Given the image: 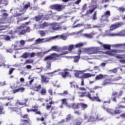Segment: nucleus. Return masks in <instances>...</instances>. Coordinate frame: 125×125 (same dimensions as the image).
I'll return each mask as SVG.
<instances>
[{
    "label": "nucleus",
    "instance_id": "nucleus-41",
    "mask_svg": "<svg viewBox=\"0 0 125 125\" xmlns=\"http://www.w3.org/2000/svg\"><path fill=\"white\" fill-rule=\"evenodd\" d=\"M42 16H38L34 18V19L35 20V21H40L41 19H42Z\"/></svg>",
    "mask_w": 125,
    "mask_h": 125
},
{
    "label": "nucleus",
    "instance_id": "nucleus-40",
    "mask_svg": "<svg viewBox=\"0 0 125 125\" xmlns=\"http://www.w3.org/2000/svg\"><path fill=\"white\" fill-rule=\"evenodd\" d=\"M75 46L74 44H71V45H70L69 46H68V51H72V50H73V49H74V48H75Z\"/></svg>",
    "mask_w": 125,
    "mask_h": 125
},
{
    "label": "nucleus",
    "instance_id": "nucleus-54",
    "mask_svg": "<svg viewBox=\"0 0 125 125\" xmlns=\"http://www.w3.org/2000/svg\"><path fill=\"white\" fill-rule=\"evenodd\" d=\"M60 70V69H57V70H55L52 72L47 73L46 75H52V74H54V73H56V72H58Z\"/></svg>",
    "mask_w": 125,
    "mask_h": 125
},
{
    "label": "nucleus",
    "instance_id": "nucleus-43",
    "mask_svg": "<svg viewBox=\"0 0 125 125\" xmlns=\"http://www.w3.org/2000/svg\"><path fill=\"white\" fill-rule=\"evenodd\" d=\"M41 87H42V85L39 84L38 86H36L34 88L35 91H38L39 90H40L41 89Z\"/></svg>",
    "mask_w": 125,
    "mask_h": 125
},
{
    "label": "nucleus",
    "instance_id": "nucleus-7",
    "mask_svg": "<svg viewBox=\"0 0 125 125\" xmlns=\"http://www.w3.org/2000/svg\"><path fill=\"white\" fill-rule=\"evenodd\" d=\"M97 1V0H92L91 3L93 5L89 6L90 9L86 11V14H91L97 8V5H96Z\"/></svg>",
    "mask_w": 125,
    "mask_h": 125
},
{
    "label": "nucleus",
    "instance_id": "nucleus-42",
    "mask_svg": "<svg viewBox=\"0 0 125 125\" xmlns=\"http://www.w3.org/2000/svg\"><path fill=\"white\" fill-rule=\"evenodd\" d=\"M4 114V111H3V106H0V115Z\"/></svg>",
    "mask_w": 125,
    "mask_h": 125
},
{
    "label": "nucleus",
    "instance_id": "nucleus-26",
    "mask_svg": "<svg viewBox=\"0 0 125 125\" xmlns=\"http://www.w3.org/2000/svg\"><path fill=\"white\" fill-rule=\"evenodd\" d=\"M97 120V117H95L94 116H90L89 118L88 119L87 123H89L90 122H95Z\"/></svg>",
    "mask_w": 125,
    "mask_h": 125
},
{
    "label": "nucleus",
    "instance_id": "nucleus-46",
    "mask_svg": "<svg viewBox=\"0 0 125 125\" xmlns=\"http://www.w3.org/2000/svg\"><path fill=\"white\" fill-rule=\"evenodd\" d=\"M121 79H122V77L119 76L114 79H112V82H117L118 81H120V80H121Z\"/></svg>",
    "mask_w": 125,
    "mask_h": 125
},
{
    "label": "nucleus",
    "instance_id": "nucleus-27",
    "mask_svg": "<svg viewBox=\"0 0 125 125\" xmlns=\"http://www.w3.org/2000/svg\"><path fill=\"white\" fill-rule=\"evenodd\" d=\"M83 71H76L75 73H74V76L76 77L77 78H80L81 76H80V75L81 74H83Z\"/></svg>",
    "mask_w": 125,
    "mask_h": 125
},
{
    "label": "nucleus",
    "instance_id": "nucleus-36",
    "mask_svg": "<svg viewBox=\"0 0 125 125\" xmlns=\"http://www.w3.org/2000/svg\"><path fill=\"white\" fill-rule=\"evenodd\" d=\"M29 57V53H24L21 56V58H24V59H26Z\"/></svg>",
    "mask_w": 125,
    "mask_h": 125
},
{
    "label": "nucleus",
    "instance_id": "nucleus-38",
    "mask_svg": "<svg viewBox=\"0 0 125 125\" xmlns=\"http://www.w3.org/2000/svg\"><path fill=\"white\" fill-rule=\"evenodd\" d=\"M103 47L104 49H110L111 48V46L109 44H104L103 45Z\"/></svg>",
    "mask_w": 125,
    "mask_h": 125
},
{
    "label": "nucleus",
    "instance_id": "nucleus-53",
    "mask_svg": "<svg viewBox=\"0 0 125 125\" xmlns=\"http://www.w3.org/2000/svg\"><path fill=\"white\" fill-rule=\"evenodd\" d=\"M118 10H119V12H124V11H125V8H123V7H119L118 9Z\"/></svg>",
    "mask_w": 125,
    "mask_h": 125
},
{
    "label": "nucleus",
    "instance_id": "nucleus-52",
    "mask_svg": "<svg viewBox=\"0 0 125 125\" xmlns=\"http://www.w3.org/2000/svg\"><path fill=\"white\" fill-rule=\"evenodd\" d=\"M83 117L84 118V120H88V114H87V113H84L83 115Z\"/></svg>",
    "mask_w": 125,
    "mask_h": 125
},
{
    "label": "nucleus",
    "instance_id": "nucleus-55",
    "mask_svg": "<svg viewBox=\"0 0 125 125\" xmlns=\"http://www.w3.org/2000/svg\"><path fill=\"white\" fill-rule=\"evenodd\" d=\"M30 2H28V4H25L24 6V9H28V8H29V7H30Z\"/></svg>",
    "mask_w": 125,
    "mask_h": 125
},
{
    "label": "nucleus",
    "instance_id": "nucleus-58",
    "mask_svg": "<svg viewBox=\"0 0 125 125\" xmlns=\"http://www.w3.org/2000/svg\"><path fill=\"white\" fill-rule=\"evenodd\" d=\"M15 70V68H12L9 71V75H11L13 73V71Z\"/></svg>",
    "mask_w": 125,
    "mask_h": 125
},
{
    "label": "nucleus",
    "instance_id": "nucleus-30",
    "mask_svg": "<svg viewBox=\"0 0 125 125\" xmlns=\"http://www.w3.org/2000/svg\"><path fill=\"white\" fill-rule=\"evenodd\" d=\"M62 105H66V107L69 108V105H68V103H67V99H62Z\"/></svg>",
    "mask_w": 125,
    "mask_h": 125
},
{
    "label": "nucleus",
    "instance_id": "nucleus-1",
    "mask_svg": "<svg viewBox=\"0 0 125 125\" xmlns=\"http://www.w3.org/2000/svg\"><path fill=\"white\" fill-rule=\"evenodd\" d=\"M68 51L65 52L64 53L62 54H61L60 55H58L56 53H53L51 54L49 56H47L45 58H44V61H47V64L46 66V68L47 70H51V62L50 60H53L54 59L55 60H56L58 59V58L60 57L62 55H64L65 54H68Z\"/></svg>",
    "mask_w": 125,
    "mask_h": 125
},
{
    "label": "nucleus",
    "instance_id": "nucleus-51",
    "mask_svg": "<svg viewBox=\"0 0 125 125\" xmlns=\"http://www.w3.org/2000/svg\"><path fill=\"white\" fill-rule=\"evenodd\" d=\"M117 71H118L117 68H115L113 69H111L109 70V72H111V73H114V74H115V73H117Z\"/></svg>",
    "mask_w": 125,
    "mask_h": 125
},
{
    "label": "nucleus",
    "instance_id": "nucleus-18",
    "mask_svg": "<svg viewBox=\"0 0 125 125\" xmlns=\"http://www.w3.org/2000/svg\"><path fill=\"white\" fill-rule=\"evenodd\" d=\"M123 24H124V22H123L116 23L114 24L111 25V26H110V28L111 29H112V30L115 29H118V28H120V27H121V26H123Z\"/></svg>",
    "mask_w": 125,
    "mask_h": 125
},
{
    "label": "nucleus",
    "instance_id": "nucleus-4",
    "mask_svg": "<svg viewBox=\"0 0 125 125\" xmlns=\"http://www.w3.org/2000/svg\"><path fill=\"white\" fill-rule=\"evenodd\" d=\"M51 28L54 31H62V30H64L66 31V30H67V27L65 26H62L60 25V23H51Z\"/></svg>",
    "mask_w": 125,
    "mask_h": 125
},
{
    "label": "nucleus",
    "instance_id": "nucleus-60",
    "mask_svg": "<svg viewBox=\"0 0 125 125\" xmlns=\"http://www.w3.org/2000/svg\"><path fill=\"white\" fill-rule=\"evenodd\" d=\"M86 6L87 4L86 3L84 4V5L83 6L82 10L83 11H84L86 9Z\"/></svg>",
    "mask_w": 125,
    "mask_h": 125
},
{
    "label": "nucleus",
    "instance_id": "nucleus-37",
    "mask_svg": "<svg viewBox=\"0 0 125 125\" xmlns=\"http://www.w3.org/2000/svg\"><path fill=\"white\" fill-rule=\"evenodd\" d=\"M83 46V42H81V43H78L77 44H76L75 45V47L76 48H78L79 47H82V46Z\"/></svg>",
    "mask_w": 125,
    "mask_h": 125
},
{
    "label": "nucleus",
    "instance_id": "nucleus-10",
    "mask_svg": "<svg viewBox=\"0 0 125 125\" xmlns=\"http://www.w3.org/2000/svg\"><path fill=\"white\" fill-rule=\"evenodd\" d=\"M111 15V12L110 11H106L104 14V15L102 16L101 21L102 22H109V20H108V18H109V16Z\"/></svg>",
    "mask_w": 125,
    "mask_h": 125
},
{
    "label": "nucleus",
    "instance_id": "nucleus-19",
    "mask_svg": "<svg viewBox=\"0 0 125 125\" xmlns=\"http://www.w3.org/2000/svg\"><path fill=\"white\" fill-rule=\"evenodd\" d=\"M108 75L106 74L103 75L102 74H100L96 76L95 81H100V80H102V79H106Z\"/></svg>",
    "mask_w": 125,
    "mask_h": 125
},
{
    "label": "nucleus",
    "instance_id": "nucleus-63",
    "mask_svg": "<svg viewBox=\"0 0 125 125\" xmlns=\"http://www.w3.org/2000/svg\"><path fill=\"white\" fill-rule=\"evenodd\" d=\"M18 89H19V92H23V91L25 90V88H24V87H21L18 88Z\"/></svg>",
    "mask_w": 125,
    "mask_h": 125
},
{
    "label": "nucleus",
    "instance_id": "nucleus-29",
    "mask_svg": "<svg viewBox=\"0 0 125 125\" xmlns=\"http://www.w3.org/2000/svg\"><path fill=\"white\" fill-rule=\"evenodd\" d=\"M80 106L81 107L82 110H84L87 108V104L83 103H80Z\"/></svg>",
    "mask_w": 125,
    "mask_h": 125
},
{
    "label": "nucleus",
    "instance_id": "nucleus-57",
    "mask_svg": "<svg viewBox=\"0 0 125 125\" xmlns=\"http://www.w3.org/2000/svg\"><path fill=\"white\" fill-rule=\"evenodd\" d=\"M85 29H92L91 24H86L85 25Z\"/></svg>",
    "mask_w": 125,
    "mask_h": 125
},
{
    "label": "nucleus",
    "instance_id": "nucleus-61",
    "mask_svg": "<svg viewBox=\"0 0 125 125\" xmlns=\"http://www.w3.org/2000/svg\"><path fill=\"white\" fill-rule=\"evenodd\" d=\"M96 14H97L96 12H95L93 16V20H96V19H97V18L96 17Z\"/></svg>",
    "mask_w": 125,
    "mask_h": 125
},
{
    "label": "nucleus",
    "instance_id": "nucleus-15",
    "mask_svg": "<svg viewBox=\"0 0 125 125\" xmlns=\"http://www.w3.org/2000/svg\"><path fill=\"white\" fill-rule=\"evenodd\" d=\"M51 39L52 40H54V39H61V40H63V41H66L67 40V36L62 34L61 35L52 37Z\"/></svg>",
    "mask_w": 125,
    "mask_h": 125
},
{
    "label": "nucleus",
    "instance_id": "nucleus-28",
    "mask_svg": "<svg viewBox=\"0 0 125 125\" xmlns=\"http://www.w3.org/2000/svg\"><path fill=\"white\" fill-rule=\"evenodd\" d=\"M49 15H47L44 16V20H49V18H50V17H49L50 16L52 15V11H49Z\"/></svg>",
    "mask_w": 125,
    "mask_h": 125
},
{
    "label": "nucleus",
    "instance_id": "nucleus-24",
    "mask_svg": "<svg viewBox=\"0 0 125 125\" xmlns=\"http://www.w3.org/2000/svg\"><path fill=\"white\" fill-rule=\"evenodd\" d=\"M29 23H30V22H26L25 23H22L21 25L17 27V29L21 30V29H24V28H26V26H27Z\"/></svg>",
    "mask_w": 125,
    "mask_h": 125
},
{
    "label": "nucleus",
    "instance_id": "nucleus-11",
    "mask_svg": "<svg viewBox=\"0 0 125 125\" xmlns=\"http://www.w3.org/2000/svg\"><path fill=\"white\" fill-rule=\"evenodd\" d=\"M49 41H52L51 37L43 39L39 38L35 41V42L37 44H39V43L46 42H49Z\"/></svg>",
    "mask_w": 125,
    "mask_h": 125
},
{
    "label": "nucleus",
    "instance_id": "nucleus-39",
    "mask_svg": "<svg viewBox=\"0 0 125 125\" xmlns=\"http://www.w3.org/2000/svg\"><path fill=\"white\" fill-rule=\"evenodd\" d=\"M62 17L60 16H54L53 17V19L54 20H56V21H58V20H60Z\"/></svg>",
    "mask_w": 125,
    "mask_h": 125
},
{
    "label": "nucleus",
    "instance_id": "nucleus-59",
    "mask_svg": "<svg viewBox=\"0 0 125 125\" xmlns=\"http://www.w3.org/2000/svg\"><path fill=\"white\" fill-rule=\"evenodd\" d=\"M48 93H49L50 95H51V96L53 95L52 89H49V90H48Z\"/></svg>",
    "mask_w": 125,
    "mask_h": 125
},
{
    "label": "nucleus",
    "instance_id": "nucleus-64",
    "mask_svg": "<svg viewBox=\"0 0 125 125\" xmlns=\"http://www.w3.org/2000/svg\"><path fill=\"white\" fill-rule=\"evenodd\" d=\"M115 46H125V43L121 44H117L115 45Z\"/></svg>",
    "mask_w": 125,
    "mask_h": 125
},
{
    "label": "nucleus",
    "instance_id": "nucleus-25",
    "mask_svg": "<svg viewBox=\"0 0 125 125\" xmlns=\"http://www.w3.org/2000/svg\"><path fill=\"white\" fill-rule=\"evenodd\" d=\"M72 119H74V116L72 115L71 114H69L66 116V119H65V123H68V122H70Z\"/></svg>",
    "mask_w": 125,
    "mask_h": 125
},
{
    "label": "nucleus",
    "instance_id": "nucleus-20",
    "mask_svg": "<svg viewBox=\"0 0 125 125\" xmlns=\"http://www.w3.org/2000/svg\"><path fill=\"white\" fill-rule=\"evenodd\" d=\"M105 36L107 37H116L117 36H120V37H125V33H120L119 34L109 33L106 34Z\"/></svg>",
    "mask_w": 125,
    "mask_h": 125
},
{
    "label": "nucleus",
    "instance_id": "nucleus-48",
    "mask_svg": "<svg viewBox=\"0 0 125 125\" xmlns=\"http://www.w3.org/2000/svg\"><path fill=\"white\" fill-rule=\"evenodd\" d=\"M5 27H6V26L2 25L1 23L0 22V28H1V29H0V31H3V30H5Z\"/></svg>",
    "mask_w": 125,
    "mask_h": 125
},
{
    "label": "nucleus",
    "instance_id": "nucleus-33",
    "mask_svg": "<svg viewBox=\"0 0 125 125\" xmlns=\"http://www.w3.org/2000/svg\"><path fill=\"white\" fill-rule=\"evenodd\" d=\"M40 93L41 95H46V89L45 88H42Z\"/></svg>",
    "mask_w": 125,
    "mask_h": 125
},
{
    "label": "nucleus",
    "instance_id": "nucleus-9",
    "mask_svg": "<svg viewBox=\"0 0 125 125\" xmlns=\"http://www.w3.org/2000/svg\"><path fill=\"white\" fill-rule=\"evenodd\" d=\"M65 7H66L65 5L61 4H54L50 6L51 9H55V10H57V11H61V10L64 9Z\"/></svg>",
    "mask_w": 125,
    "mask_h": 125
},
{
    "label": "nucleus",
    "instance_id": "nucleus-56",
    "mask_svg": "<svg viewBox=\"0 0 125 125\" xmlns=\"http://www.w3.org/2000/svg\"><path fill=\"white\" fill-rule=\"evenodd\" d=\"M101 27H104V26L93 25L92 26V28H93V29H94V28L99 29V28H101Z\"/></svg>",
    "mask_w": 125,
    "mask_h": 125
},
{
    "label": "nucleus",
    "instance_id": "nucleus-47",
    "mask_svg": "<svg viewBox=\"0 0 125 125\" xmlns=\"http://www.w3.org/2000/svg\"><path fill=\"white\" fill-rule=\"evenodd\" d=\"M39 33L41 37H44V36H45V32L44 31H40Z\"/></svg>",
    "mask_w": 125,
    "mask_h": 125
},
{
    "label": "nucleus",
    "instance_id": "nucleus-31",
    "mask_svg": "<svg viewBox=\"0 0 125 125\" xmlns=\"http://www.w3.org/2000/svg\"><path fill=\"white\" fill-rule=\"evenodd\" d=\"M73 58L74 59L73 62H74V63H78L80 60V56H77L73 57Z\"/></svg>",
    "mask_w": 125,
    "mask_h": 125
},
{
    "label": "nucleus",
    "instance_id": "nucleus-62",
    "mask_svg": "<svg viewBox=\"0 0 125 125\" xmlns=\"http://www.w3.org/2000/svg\"><path fill=\"white\" fill-rule=\"evenodd\" d=\"M78 89L81 91H85V90H86V89H85V88L83 87H79Z\"/></svg>",
    "mask_w": 125,
    "mask_h": 125
},
{
    "label": "nucleus",
    "instance_id": "nucleus-16",
    "mask_svg": "<svg viewBox=\"0 0 125 125\" xmlns=\"http://www.w3.org/2000/svg\"><path fill=\"white\" fill-rule=\"evenodd\" d=\"M68 108H72L74 110H79L80 109V104L78 103H72L68 106Z\"/></svg>",
    "mask_w": 125,
    "mask_h": 125
},
{
    "label": "nucleus",
    "instance_id": "nucleus-13",
    "mask_svg": "<svg viewBox=\"0 0 125 125\" xmlns=\"http://www.w3.org/2000/svg\"><path fill=\"white\" fill-rule=\"evenodd\" d=\"M113 82L112 78L105 79L102 83V85L105 86V85H110V84H114V83H111Z\"/></svg>",
    "mask_w": 125,
    "mask_h": 125
},
{
    "label": "nucleus",
    "instance_id": "nucleus-21",
    "mask_svg": "<svg viewBox=\"0 0 125 125\" xmlns=\"http://www.w3.org/2000/svg\"><path fill=\"white\" fill-rule=\"evenodd\" d=\"M95 74H91L90 73H84L83 75L81 76L80 77L82 79H88V78H91V77H94Z\"/></svg>",
    "mask_w": 125,
    "mask_h": 125
},
{
    "label": "nucleus",
    "instance_id": "nucleus-22",
    "mask_svg": "<svg viewBox=\"0 0 125 125\" xmlns=\"http://www.w3.org/2000/svg\"><path fill=\"white\" fill-rule=\"evenodd\" d=\"M49 78L44 76V75H41V82L42 83H47L49 82Z\"/></svg>",
    "mask_w": 125,
    "mask_h": 125
},
{
    "label": "nucleus",
    "instance_id": "nucleus-8",
    "mask_svg": "<svg viewBox=\"0 0 125 125\" xmlns=\"http://www.w3.org/2000/svg\"><path fill=\"white\" fill-rule=\"evenodd\" d=\"M125 50H111V51H107L105 52V54H108L110 56H116V53H124Z\"/></svg>",
    "mask_w": 125,
    "mask_h": 125
},
{
    "label": "nucleus",
    "instance_id": "nucleus-2",
    "mask_svg": "<svg viewBox=\"0 0 125 125\" xmlns=\"http://www.w3.org/2000/svg\"><path fill=\"white\" fill-rule=\"evenodd\" d=\"M79 94H81L79 95V97H84L85 96L86 97H87L90 99V100H91L92 101H97V102H100L101 101V100L98 98V95L97 93H96L97 96H94V95L92 94H90L89 92H79Z\"/></svg>",
    "mask_w": 125,
    "mask_h": 125
},
{
    "label": "nucleus",
    "instance_id": "nucleus-32",
    "mask_svg": "<svg viewBox=\"0 0 125 125\" xmlns=\"http://www.w3.org/2000/svg\"><path fill=\"white\" fill-rule=\"evenodd\" d=\"M50 50L53 51H59V49L57 47V46H52L51 47V49Z\"/></svg>",
    "mask_w": 125,
    "mask_h": 125
},
{
    "label": "nucleus",
    "instance_id": "nucleus-3",
    "mask_svg": "<svg viewBox=\"0 0 125 125\" xmlns=\"http://www.w3.org/2000/svg\"><path fill=\"white\" fill-rule=\"evenodd\" d=\"M99 50H101V47H91L85 49L88 54H98Z\"/></svg>",
    "mask_w": 125,
    "mask_h": 125
},
{
    "label": "nucleus",
    "instance_id": "nucleus-50",
    "mask_svg": "<svg viewBox=\"0 0 125 125\" xmlns=\"http://www.w3.org/2000/svg\"><path fill=\"white\" fill-rule=\"evenodd\" d=\"M79 79H81L82 80L81 83V86H84V80L83 78H82L81 77H79Z\"/></svg>",
    "mask_w": 125,
    "mask_h": 125
},
{
    "label": "nucleus",
    "instance_id": "nucleus-35",
    "mask_svg": "<svg viewBox=\"0 0 125 125\" xmlns=\"http://www.w3.org/2000/svg\"><path fill=\"white\" fill-rule=\"evenodd\" d=\"M34 63V60L31 59H28L25 62V64H31Z\"/></svg>",
    "mask_w": 125,
    "mask_h": 125
},
{
    "label": "nucleus",
    "instance_id": "nucleus-6",
    "mask_svg": "<svg viewBox=\"0 0 125 125\" xmlns=\"http://www.w3.org/2000/svg\"><path fill=\"white\" fill-rule=\"evenodd\" d=\"M107 103L108 104H110L111 103V101H104V104L102 106V108L106 111V113H108V114H114V110L111 109V108H106L107 107H108V105L107 104Z\"/></svg>",
    "mask_w": 125,
    "mask_h": 125
},
{
    "label": "nucleus",
    "instance_id": "nucleus-12",
    "mask_svg": "<svg viewBox=\"0 0 125 125\" xmlns=\"http://www.w3.org/2000/svg\"><path fill=\"white\" fill-rule=\"evenodd\" d=\"M63 72H60V75H62V78L63 79H66L67 77H71V75L69 74V72L68 71H70L69 69H68L67 68H65L63 70Z\"/></svg>",
    "mask_w": 125,
    "mask_h": 125
},
{
    "label": "nucleus",
    "instance_id": "nucleus-17",
    "mask_svg": "<svg viewBox=\"0 0 125 125\" xmlns=\"http://www.w3.org/2000/svg\"><path fill=\"white\" fill-rule=\"evenodd\" d=\"M50 113L52 114L53 119H54L55 117H54V115H55V114H57V113H58V108L55 106H53L51 109Z\"/></svg>",
    "mask_w": 125,
    "mask_h": 125
},
{
    "label": "nucleus",
    "instance_id": "nucleus-49",
    "mask_svg": "<svg viewBox=\"0 0 125 125\" xmlns=\"http://www.w3.org/2000/svg\"><path fill=\"white\" fill-rule=\"evenodd\" d=\"M36 55V54L35 53H28V57H30V58H33Z\"/></svg>",
    "mask_w": 125,
    "mask_h": 125
},
{
    "label": "nucleus",
    "instance_id": "nucleus-23",
    "mask_svg": "<svg viewBox=\"0 0 125 125\" xmlns=\"http://www.w3.org/2000/svg\"><path fill=\"white\" fill-rule=\"evenodd\" d=\"M70 84L71 88H74L75 90H79V85L74 82H70Z\"/></svg>",
    "mask_w": 125,
    "mask_h": 125
},
{
    "label": "nucleus",
    "instance_id": "nucleus-14",
    "mask_svg": "<svg viewBox=\"0 0 125 125\" xmlns=\"http://www.w3.org/2000/svg\"><path fill=\"white\" fill-rule=\"evenodd\" d=\"M95 33L94 32H91L89 34L85 33V34H81V36L83 37V38H85V39H93V36L95 35Z\"/></svg>",
    "mask_w": 125,
    "mask_h": 125
},
{
    "label": "nucleus",
    "instance_id": "nucleus-45",
    "mask_svg": "<svg viewBox=\"0 0 125 125\" xmlns=\"http://www.w3.org/2000/svg\"><path fill=\"white\" fill-rule=\"evenodd\" d=\"M33 108L34 109H30L31 112H37L38 111V107H37V106H34Z\"/></svg>",
    "mask_w": 125,
    "mask_h": 125
},
{
    "label": "nucleus",
    "instance_id": "nucleus-44",
    "mask_svg": "<svg viewBox=\"0 0 125 125\" xmlns=\"http://www.w3.org/2000/svg\"><path fill=\"white\" fill-rule=\"evenodd\" d=\"M14 49L15 50H20V49H22V48L21 46H18V45H14Z\"/></svg>",
    "mask_w": 125,
    "mask_h": 125
},
{
    "label": "nucleus",
    "instance_id": "nucleus-34",
    "mask_svg": "<svg viewBox=\"0 0 125 125\" xmlns=\"http://www.w3.org/2000/svg\"><path fill=\"white\" fill-rule=\"evenodd\" d=\"M26 33H27V30L23 29V30H22L21 31L19 32L18 34L19 36H21L22 35H25V34Z\"/></svg>",
    "mask_w": 125,
    "mask_h": 125
},
{
    "label": "nucleus",
    "instance_id": "nucleus-5",
    "mask_svg": "<svg viewBox=\"0 0 125 125\" xmlns=\"http://www.w3.org/2000/svg\"><path fill=\"white\" fill-rule=\"evenodd\" d=\"M123 94H124V91L123 90L120 91L119 93L118 92L113 91L112 94H111V100H112L113 102H117L116 96L117 98H120V97H121Z\"/></svg>",
    "mask_w": 125,
    "mask_h": 125
}]
</instances>
